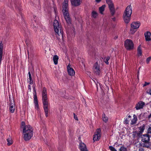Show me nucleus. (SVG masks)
<instances>
[{"mask_svg": "<svg viewBox=\"0 0 151 151\" xmlns=\"http://www.w3.org/2000/svg\"><path fill=\"white\" fill-rule=\"evenodd\" d=\"M33 132L32 127L29 125L23 127V139L25 141L29 140L33 135Z\"/></svg>", "mask_w": 151, "mask_h": 151, "instance_id": "nucleus-1", "label": "nucleus"}, {"mask_svg": "<svg viewBox=\"0 0 151 151\" xmlns=\"http://www.w3.org/2000/svg\"><path fill=\"white\" fill-rule=\"evenodd\" d=\"M42 98L43 108L45 113V116H48L49 104L47 101V90L45 87H43L42 93Z\"/></svg>", "mask_w": 151, "mask_h": 151, "instance_id": "nucleus-2", "label": "nucleus"}, {"mask_svg": "<svg viewBox=\"0 0 151 151\" xmlns=\"http://www.w3.org/2000/svg\"><path fill=\"white\" fill-rule=\"evenodd\" d=\"M53 25L57 38L58 40H60L61 39L62 40H63L64 38L63 32L61 28V25L59 24L58 21L56 20H54Z\"/></svg>", "mask_w": 151, "mask_h": 151, "instance_id": "nucleus-3", "label": "nucleus"}, {"mask_svg": "<svg viewBox=\"0 0 151 151\" xmlns=\"http://www.w3.org/2000/svg\"><path fill=\"white\" fill-rule=\"evenodd\" d=\"M68 1L64 0L63 3V14L64 17L67 22L69 24L71 23V18L69 16L68 12Z\"/></svg>", "mask_w": 151, "mask_h": 151, "instance_id": "nucleus-4", "label": "nucleus"}, {"mask_svg": "<svg viewBox=\"0 0 151 151\" xmlns=\"http://www.w3.org/2000/svg\"><path fill=\"white\" fill-rule=\"evenodd\" d=\"M132 8L131 5L128 6L123 14V18L125 23H128L130 20Z\"/></svg>", "mask_w": 151, "mask_h": 151, "instance_id": "nucleus-5", "label": "nucleus"}, {"mask_svg": "<svg viewBox=\"0 0 151 151\" xmlns=\"http://www.w3.org/2000/svg\"><path fill=\"white\" fill-rule=\"evenodd\" d=\"M141 137L142 142L141 143H140L141 146L143 147L148 148L150 147L151 145L150 135L148 134H145L141 135Z\"/></svg>", "mask_w": 151, "mask_h": 151, "instance_id": "nucleus-6", "label": "nucleus"}, {"mask_svg": "<svg viewBox=\"0 0 151 151\" xmlns=\"http://www.w3.org/2000/svg\"><path fill=\"white\" fill-rule=\"evenodd\" d=\"M108 4L111 16H113L115 14L116 11L114 4L111 0H106Z\"/></svg>", "mask_w": 151, "mask_h": 151, "instance_id": "nucleus-7", "label": "nucleus"}, {"mask_svg": "<svg viewBox=\"0 0 151 151\" xmlns=\"http://www.w3.org/2000/svg\"><path fill=\"white\" fill-rule=\"evenodd\" d=\"M124 46L127 50H131L133 48L134 44L132 40L127 39L124 42Z\"/></svg>", "mask_w": 151, "mask_h": 151, "instance_id": "nucleus-8", "label": "nucleus"}, {"mask_svg": "<svg viewBox=\"0 0 151 151\" xmlns=\"http://www.w3.org/2000/svg\"><path fill=\"white\" fill-rule=\"evenodd\" d=\"M140 24V23L138 22H132L131 24V28L130 31L131 33L133 34L135 33L136 31L135 29L139 28Z\"/></svg>", "mask_w": 151, "mask_h": 151, "instance_id": "nucleus-9", "label": "nucleus"}, {"mask_svg": "<svg viewBox=\"0 0 151 151\" xmlns=\"http://www.w3.org/2000/svg\"><path fill=\"white\" fill-rule=\"evenodd\" d=\"M93 69V71L96 74L99 76L100 75L101 70L100 66L97 62H96L94 65Z\"/></svg>", "mask_w": 151, "mask_h": 151, "instance_id": "nucleus-10", "label": "nucleus"}, {"mask_svg": "<svg viewBox=\"0 0 151 151\" xmlns=\"http://www.w3.org/2000/svg\"><path fill=\"white\" fill-rule=\"evenodd\" d=\"M101 130L100 129H96V132H95L93 135V139L94 142L95 141L99 140L101 137Z\"/></svg>", "mask_w": 151, "mask_h": 151, "instance_id": "nucleus-11", "label": "nucleus"}, {"mask_svg": "<svg viewBox=\"0 0 151 151\" xmlns=\"http://www.w3.org/2000/svg\"><path fill=\"white\" fill-rule=\"evenodd\" d=\"M33 89L34 92V102L35 105V109H36L37 110H38L39 109V105L37 100V93L36 91L35 87H33Z\"/></svg>", "mask_w": 151, "mask_h": 151, "instance_id": "nucleus-12", "label": "nucleus"}, {"mask_svg": "<svg viewBox=\"0 0 151 151\" xmlns=\"http://www.w3.org/2000/svg\"><path fill=\"white\" fill-rule=\"evenodd\" d=\"M10 103L9 104V111L12 113H14L15 110V106L14 100L11 101L10 100Z\"/></svg>", "mask_w": 151, "mask_h": 151, "instance_id": "nucleus-13", "label": "nucleus"}, {"mask_svg": "<svg viewBox=\"0 0 151 151\" xmlns=\"http://www.w3.org/2000/svg\"><path fill=\"white\" fill-rule=\"evenodd\" d=\"M70 65L69 64L68 65L67 68L68 74L70 76H73L75 74V72L73 69L71 67Z\"/></svg>", "mask_w": 151, "mask_h": 151, "instance_id": "nucleus-14", "label": "nucleus"}, {"mask_svg": "<svg viewBox=\"0 0 151 151\" xmlns=\"http://www.w3.org/2000/svg\"><path fill=\"white\" fill-rule=\"evenodd\" d=\"M70 2L72 5L77 6L81 5L82 0H70Z\"/></svg>", "mask_w": 151, "mask_h": 151, "instance_id": "nucleus-15", "label": "nucleus"}, {"mask_svg": "<svg viewBox=\"0 0 151 151\" xmlns=\"http://www.w3.org/2000/svg\"><path fill=\"white\" fill-rule=\"evenodd\" d=\"M145 105V103L144 102L142 101H140L136 104L135 108L137 110H139L142 108Z\"/></svg>", "mask_w": 151, "mask_h": 151, "instance_id": "nucleus-16", "label": "nucleus"}, {"mask_svg": "<svg viewBox=\"0 0 151 151\" xmlns=\"http://www.w3.org/2000/svg\"><path fill=\"white\" fill-rule=\"evenodd\" d=\"M79 148L81 151H88L86 145L82 142L80 143Z\"/></svg>", "mask_w": 151, "mask_h": 151, "instance_id": "nucleus-17", "label": "nucleus"}, {"mask_svg": "<svg viewBox=\"0 0 151 151\" xmlns=\"http://www.w3.org/2000/svg\"><path fill=\"white\" fill-rule=\"evenodd\" d=\"M145 40L147 41H150L151 40V34L149 32H147L145 33Z\"/></svg>", "mask_w": 151, "mask_h": 151, "instance_id": "nucleus-18", "label": "nucleus"}, {"mask_svg": "<svg viewBox=\"0 0 151 151\" xmlns=\"http://www.w3.org/2000/svg\"><path fill=\"white\" fill-rule=\"evenodd\" d=\"M133 117V119H132L131 122V124L132 125L135 124L136 123L137 120V117L134 114Z\"/></svg>", "mask_w": 151, "mask_h": 151, "instance_id": "nucleus-19", "label": "nucleus"}, {"mask_svg": "<svg viewBox=\"0 0 151 151\" xmlns=\"http://www.w3.org/2000/svg\"><path fill=\"white\" fill-rule=\"evenodd\" d=\"M58 57L57 55H55L53 56V60L55 65H57L58 64Z\"/></svg>", "mask_w": 151, "mask_h": 151, "instance_id": "nucleus-20", "label": "nucleus"}, {"mask_svg": "<svg viewBox=\"0 0 151 151\" xmlns=\"http://www.w3.org/2000/svg\"><path fill=\"white\" fill-rule=\"evenodd\" d=\"M105 7L106 5H104L99 8V11L101 14H103V12L104 10Z\"/></svg>", "mask_w": 151, "mask_h": 151, "instance_id": "nucleus-21", "label": "nucleus"}, {"mask_svg": "<svg viewBox=\"0 0 151 151\" xmlns=\"http://www.w3.org/2000/svg\"><path fill=\"white\" fill-rule=\"evenodd\" d=\"M145 129V126L144 124H143L142 126H141L139 127V132H140V133H142V132H143L144 130Z\"/></svg>", "mask_w": 151, "mask_h": 151, "instance_id": "nucleus-22", "label": "nucleus"}, {"mask_svg": "<svg viewBox=\"0 0 151 151\" xmlns=\"http://www.w3.org/2000/svg\"><path fill=\"white\" fill-rule=\"evenodd\" d=\"M102 117L103 121L106 122L108 120V118L106 116L105 114L104 113L102 114Z\"/></svg>", "mask_w": 151, "mask_h": 151, "instance_id": "nucleus-23", "label": "nucleus"}, {"mask_svg": "<svg viewBox=\"0 0 151 151\" xmlns=\"http://www.w3.org/2000/svg\"><path fill=\"white\" fill-rule=\"evenodd\" d=\"M7 144L8 145H11L13 143V141L11 138H8L7 139Z\"/></svg>", "mask_w": 151, "mask_h": 151, "instance_id": "nucleus-24", "label": "nucleus"}, {"mask_svg": "<svg viewBox=\"0 0 151 151\" xmlns=\"http://www.w3.org/2000/svg\"><path fill=\"white\" fill-rule=\"evenodd\" d=\"M138 55L139 56L142 55V52L140 45L139 46L137 49Z\"/></svg>", "mask_w": 151, "mask_h": 151, "instance_id": "nucleus-25", "label": "nucleus"}, {"mask_svg": "<svg viewBox=\"0 0 151 151\" xmlns=\"http://www.w3.org/2000/svg\"><path fill=\"white\" fill-rule=\"evenodd\" d=\"M142 134V133H140V132H137L136 131L133 133V135H134V137L135 136L139 137Z\"/></svg>", "mask_w": 151, "mask_h": 151, "instance_id": "nucleus-26", "label": "nucleus"}, {"mask_svg": "<svg viewBox=\"0 0 151 151\" xmlns=\"http://www.w3.org/2000/svg\"><path fill=\"white\" fill-rule=\"evenodd\" d=\"M109 59L110 57L109 56H108L107 57L105 58H104V60L105 62L106 63L107 65H108L109 64V62L108 61L109 60Z\"/></svg>", "mask_w": 151, "mask_h": 151, "instance_id": "nucleus-27", "label": "nucleus"}, {"mask_svg": "<svg viewBox=\"0 0 151 151\" xmlns=\"http://www.w3.org/2000/svg\"><path fill=\"white\" fill-rule=\"evenodd\" d=\"M97 16V13L95 11H93L92 13V16L94 18H96Z\"/></svg>", "mask_w": 151, "mask_h": 151, "instance_id": "nucleus-28", "label": "nucleus"}, {"mask_svg": "<svg viewBox=\"0 0 151 151\" xmlns=\"http://www.w3.org/2000/svg\"><path fill=\"white\" fill-rule=\"evenodd\" d=\"M119 151H127V149L124 146H122L119 149Z\"/></svg>", "mask_w": 151, "mask_h": 151, "instance_id": "nucleus-29", "label": "nucleus"}, {"mask_svg": "<svg viewBox=\"0 0 151 151\" xmlns=\"http://www.w3.org/2000/svg\"><path fill=\"white\" fill-rule=\"evenodd\" d=\"M147 133L151 134V124H150L148 126L147 129Z\"/></svg>", "mask_w": 151, "mask_h": 151, "instance_id": "nucleus-30", "label": "nucleus"}, {"mask_svg": "<svg viewBox=\"0 0 151 151\" xmlns=\"http://www.w3.org/2000/svg\"><path fill=\"white\" fill-rule=\"evenodd\" d=\"M31 43L30 40L29 39H27L26 40V43L28 46Z\"/></svg>", "mask_w": 151, "mask_h": 151, "instance_id": "nucleus-31", "label": "nucleus"}, {"mask_svg": "<svg viewBox=\"0 0 151 151\" xmlns=\"http://www.w3.org/2000/svg\"><path fill=\"white\" fill-rule=\"evenodd\" d=\"M109 148L111 151H117L116 150L113 146H110Z\"/></svg>", "mask_w": 151, "mask_h": 151, "instance_id": "nucleus-32", "label": "nucleus"}, {"mask_svg": "<svg viewBox=\"0 0 151 151\" xmlns=\"http://www.w3.org/2000/svg\"><path fill=\"white\" fill-rule=\"evenodd\" d=\"M151 58L150 57H148L146 59V62L147 63H148L151 60Z\"/></svg>", "mask_w": 151, "mask_h": 151, "instance_id": "nucleus-33", "label": "nucleus"}, {"mask_svg": "<svg viewBox=\"0 0 151 151\" xmlns=\"http://www.w3.org/2000/svg\"><path fill=\"white\" fill-rule=\"evenodd\" d=\"M129 120L127 119V118L126 119H125L124 121V123L126 124H128L129 122Z\"/></svg>", "mask_w": 151, "mask_h": 151, "instance_id": "nucleus-34", "label": "nucleus"}, {"mask_svg": "<svg viewBox=\"0 0 151 151\" xmlns=\"http://www.w3.org/2000/svg\"><path fill=\"white\" fill-rule=\"evenodd\" d=\"M74 118L75 119H76V120H78V118L77 116L74 113Z\"/></svg>", "mask_w": 151, "mask_h": 151, "instance_id": "nucleus-35", "label": "nucleus"}, {"mask_svg": "<svg viewBox=\"0 0 151 151\" xmlns=\"http://www.w3.org/2000/svg\"><path fill=\"white\" fill-rule=\"evenodd\" d=\"M28 75H29V79L32 78L31 74V73L29 71V72H28Z\"/></svg>", "mask_w": 151, "mask_h": 151, "instance_id": "nucleus-36", "label": "nucleus"}, {"mask_svg": "<svg viewBox=\"0 0 151 151\" xmlns=\"http://www.w3.org/2000/svg\"><path fill=\"white\" fill-rule=\"evenodd\" d=\"M29 83H30V84H32L33 83V81H32V78L29 79Z\"/></svg>", "mask_w": 151, "mask_h": 151, "instance_id": "nucleus-37", "label": "nucleus"}, {"mask_svg": "<svg viewBox=\"0 0 151 151\" xmlns=\"http://www.w3.org/2000/svg\"><path fill=\"white\" fill-rule=\"evenodd\" d=\"M149 84H150L149 83H147L146 82H145V84L143 85V86H145L147 85H148Z\"/></svg>", "mask_w": 151, "mask_h": 151, "instance_id": "nucleus-38", "label": "nucleus"}, {"mask_svg": "<svg viewBox=\"0 0 151 151\" xmlns=\"http://www.w3.org/2000/svg\"><path fill=\"white\" fill-rule=\"evenodd\" d=\"M147 93L148 94H149L150 95H151V88L148 90V91L147 92Z\"/></svg>", "mask_w": 151, "mask_h": 151, "instance_id": "nucleus-39", "label": "nucleus"}, {"mask_svg": "<svg viewBox=\"0 0 151 151\" xmlns=\"http://www.w3.org/2000/svg\"><path fill=\"white\" fill-rule=\"evenodd\" d=\"M139 151H144V149L142 148H140L139 149Z\"/></svg>", "mask_w": 151, "mask_h": 151, "instance_id": "nucleus-40", "label": "nucleus"}, {"mask_svg": "<svg viewBox=\"0 0 151 151\" xmlns=\"http://www.w3.org/2000/svg\"><path fill=\"white\" fill-rule=\"evenodd\" d=\"M111 19L114 21H115L116 20V18L115 17H113L111 18Z\"/></svg>", "mask_w": 151, "mask_h": 151, "instance_id": "nucleus-41", "label": "nucleus"}, {"mask_svg": "<svg viewBox=\"0 0 151 151\" xmlns=\"http://www.w3.org/2000/svg\"><path fill=\"white\" fill-rule=\"evenodd\" d=\"M148 118L150 119L151 120V113L148 116Z\"/></svg>", "mask_w": 151, "mask_h": 151, "instance_id": "nucleus-42", "label": "nucleus"}, {"mask_svg": "<svg viewBox=\"0 0 151 151\" xmlns=\"http://www.w3.org/2000/svg\"><path fill=\"white\" fill-rule=\"evenodd\" d=\"M22 125L23 126H24L25 125V123L24 122H22L21 123Z\"/></svg>", "mask_w": 151, "mask_h": 151, "instance_id": "nucleus-43", "label": "nucleus"}, {"mask_svg": "<svg viewBox=\"0 0 151 151\" xmlns=\"http://www.w3.org/2000/svg\"><path fill=\"white\" fill-rule=\"evenodd\" d=\"M94 81L95 82V83L96 84V87H97V88L98 89V83L97 82V83H96L95 82V81Z\"/></svg>", "mask_w": 151, "mask_h": 151, "instance_id": "nucleus-44", "label": "nucleus"}, {"mask_svg": "<svg viewBox=\"0 0 151 151\" xmlns=\"http://www.w3.org/2000/svg\"><path fill=\"white\" fill-rule=\"evenodd\" d=\"M101 1V0H96V2L98 3H99Z\"/></svg>", "mask_w": 151, "mask_h": 151, "instance_id": "nucleus-45", "label": "nucleus"}, {"mask_svg": "<svg viewBox=\"0 0 151 151\" xmlns=\"http://www.w3.org/2000/svg\"><path fill=\"white\" fill-rule=\"evenodd\" d=\"M28 88H29V89L30 90V89H31V86H30V85H28Z\"/></svg>", "mask_w": 151, "mask_h": 151, "instance_id": "nucleus-46", "label": "nucleus"}, {"mask_svg": "<svg viewBox=\"0 0 151 151\" xmlns=\"http://www.w3.org/2000/svg\"><path fill=\"white\" fill-rule=\"evenodd\" d=\"M128 119H129V118H130L131 117V116L130 115H129L128 116Z\"/></svg>", "mask_w": 151, "mask_h": 151, "instance_id": "nucleus-47", "label": "nucleus"}, {"mask_svg": "<svg viewBox=\"0 0 151 151\" xmlns=\"http://www.w3.org/2000/svg\"><path fill=\"white\" fill-rule=\"evenodd\" d=\"M139 72H138V74H139ZM137 78H138V76H137Z\"/></svg>", "mask_w": 151, "mask_h": 151, "instance_id": "nucleus-48", "label": "nucleus"}, {"mask_svg": "<svg viewBox=\"0 0 151 151\" xmlns=\"http://www.w3.org/2000/svg\"><path fill=\"white\" fill-rule=\"evenodd\" d=\"M28 55H29V52L28 51Z\"/></svg>", "mask_w": 151, "mask_h": 151, "instance_id": "nucleus-49", "label": "nucleus"}, {"mask_svg": "<svg viewBox=\"0 0 151 151\" xmlns=\"http://www.w3.org/2000/svg\"><path fill=\"white\" fill-rule=\"evenodd\" d=\"M32 67H33L32 66Z\"/></svg>", "mask_w": 151, "mask_h": 151, "instance_id": "nucleus-50", "label": "nucleus"}, {"mask_svg": "<svg viewBox=\"0 0 151 151\" xmlns=\"http://www.w3.org/2000/svg\"><path fill=\"white\" fill-rule=\"evenodd\" d=\"M150 106L151 107V104H150Z\"/></svg>", "mask_w": 151, "mask_h": 151, "instance_id": "nucleus-51", "label": "nucleus"}]
</instances>
